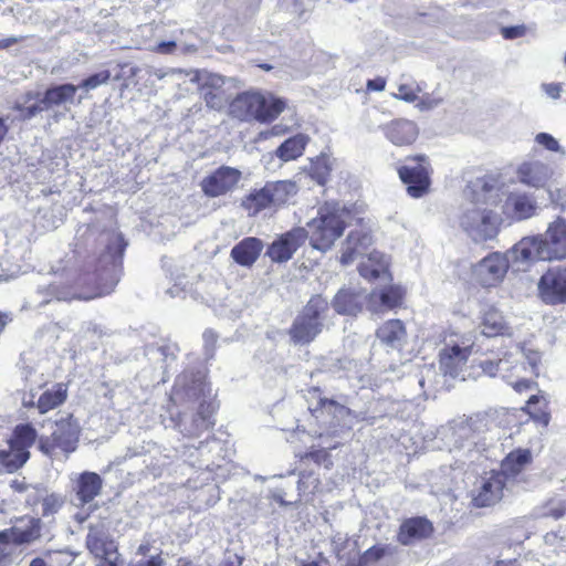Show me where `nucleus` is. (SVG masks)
Segmentation results:
<instances>
[{
    "label": "nucleus",
    "instance_id": "f257e3e1",
    "mask_svg": "<svg viewBox=\"0 0 566 566\" xmlns=\"http://www.w3.org/2000/svg\"><path fill=\"white\" fill-rule=\"evenodd\" d=\"M82 428L73 413L56 419L49 436H39L31 422L17 424L7 440L8 449L0 450V467L8 473L19 471L30 460V449L36 443L38 450L52 458L57 452L65 457L75 452Z\"/></svg>",
    "mask_w": 566,
    "mask_h": 566
},
{
    "label": "nucleus",
    "instance_id": "f03ea898",
    "mask_svg": "<svg viewBox=\"0 0 566 566\" xmlns=\"http://www.w3.org/2000/svg\"><path fill=\"white\" fill-rule=\"evenodd\" d=\"M93 242L94 240L88 234H83L75 240L73 254L81 262L77 282L93 281L98 284L111 265L115 266L122 263L127 247V242L120 233L115 234L114 239L107 243L105 250L99 254L90 252L88 248Z\"/></svg>",
    "mask_w": 566,
    "mask_h": 566
},
{
    "label": "nucleus",
    "instance_id": "7ed1b4c3",
    "mask_svg": "<svg viewBox=\"0 0 566 566\" xmlns=\"http://www.w3.org/2000/svg\"><path fill=\"white\" fill-rule=\"evenodd\" d=\"M522 261H555L566 259V220L557 218L544 234L522 239L515 247Z\"/></svg>",
    "mask_w": 566,
    "mask_h": 566
},
{
    "label": "nucleus",
    "instance_id": "20e7f679",
    "mask_svg": "<svg viewBox=\"0 0 566 566\" xmlns=\"http://www.w3.org/2000/svg\"><path fill=\"white\" fill-rule=\"evenodd\" d=\"M329 302L322 294L312 295L287 328L290 342L295 346H307L325 329Z\"/></svg>",
    "mask_w": 566,
    "mask_h": 566
},
{
    "label": "nucleus",
    "instance_id": "39448f33",
    "mask_svg": "<svg viewBox=\"0 0 566 566\" xmlns=\"http://www.w3.org/2000/svg\"><path fill=\"white\" fill-rule=\"evenodd\" d=\"M346 228L343 211L336 206L325 205L317 210L316 217L306 223V240L312 249L324 253L343 237Z\"/></svg>",
    "mask_w": 566,
    "mask_h": 566
},
{
    "label": "nucleus",
    "instance_id": "423d86ee",
    "mask_svg": "<svg viewBox=\"0 0 566 566\" xmlns=\"http://www.w3.org/2000/svg\"><path fill=\"white\" fill-rule=\"evenodd\" d=\"M296 193V186L290 180L266 182L262 188L252 189L241 200V208L249 217H256L264 210L284 207Z\"/></svg>",
    "mask_w": 566,
    "mask_h": 566
},
{
    "label": "nucleus",
    "instance_id": "0eeeda50",
    "mask_svg": "<svg viewBox=\"0 0 566 566\" xmlns=\"http://www.w3.org/2000/svg\"><path fill=\"white\" fill-rule=\"evenodd\" d=\"M406 165L397 167L400 181L406 185L407 195L411 198H422L430 192L432 167L424 154L409 155Z\"/></svg>",
    "mask_w": 566,
    "mask_h": 566
},
{
    "label": "nucleus",
    "instance_id": "6e6552de",
    "mask_svg": "<svg viewBox=\"0 0 566 566\" xmlns=\"http://www.w3.org/2000/svg\"><path fill=\"white\" fill-rule=\"evenodd\" d=\"M85 547L97 560V566L123 565L118 545L109 534L108 525L104 521L88 525Z\"/></svg>",
    "mask_w": 566,
    "mask_h": 566
},
{
    "label": "nucleus",
    "instance_id": "1a4fd4ad",
    "mask_svg": "<svg viewBox=\"0 0 566 566\" xmlns=\"http://www.w3.org/2000/svg\"><path fill=\"white\" fill-rule=\"evenodd\" d=\"M77 86L72 83L53 85L45 90L43 97L31 106H23L20 103L13 105V109L20 113L21 120H29L39 113L60 106L65 103H73Z\"/></svg>",
    "mask_w": 566,
    "mask_h": 566
},
{
    "label": "nucleus",
    "instance_id": "9d476101",
    "mask_svg": "<svg viewBox=\"0 0 566 566\" xmlns=\"http://www.w3.org/2000/svg\"><path fill=\"white\" fill-rule=\"evenodd\" d=\"M510 268L509 259L501 252H492L472 266V277L481 287H494L506 275Z\"/></svg>",
    "mask_w": 566,
    "mask_h": 566
},
{
    "label": "nucleus",
    "instance_id": "9b49d317",
    "mask_svg": "<svg viewBox=\"0 0 566 566\" xmlns=\"http://www.w3.org/2000/svg\"><path fill=\"white\" fill-rule=\"evenodd\" d=\"M241 179V170L222 165L201 179L200 188L206 197L218 198L233 192Z\"/></svg>",
    "mask_w": 566,
    "mask_h": 566
},
{
    "label": "nucleus",
    "instance_id": "f8f14e48",
    "mask_svg": "<svg viewBox=\"0 0 566 566\" xmlns=\"http://www.w3.org/2000/svg\"><path fill=\"white\" fill-rule=\"evenodd\" d=\"M42 521L31 515L17 517L14 524L0 531V544L14 546L30 545L42 536Z\"/></svg>",
    "mask_w": 566,
    "mask_h": 566
},
{
    "label": "nucleus",
    "instance_id": "ddd939ff",
    "mask_svg": "<svg viewBox=\"0 0 566 566\" xmlns=\"http://www.w3.org/2000/svg\"><path fill=\"white\" fill-rule=\"evenodd\" d=\"M506 482L497 470L485 472L479 480L471 494V505L476 509L490 507L503 497Z\"/></svg>",
    "mask_w": 566,
    "mask_h": 566
},
{
    "label": "nucleus",
    "instance_id": "4468645a",
    "mask_svg": "<svg viewBox=\"0 0 566 566\" xmlns=\"http://www.w3.org/2000/svg\"><path fill=\"white\" fill-rule=\"evenodd\" d=\"M306 242L304 227H294L279 234L266 248V256L274 263H286Z\"/></svg>",
    "mask_w": 566,
    "mask_h": 566
},
{
    "label": "nucleus",
    "instance_id": "2eb2a0df",
    "mask_svg": "<svg viewBox=\"0 0 566 566\" xmlns=\"http://www.w3.org/2000/svg\"><path fill=\"white\" fill-rule=\"evenodd\" d=\"M462 227L473 235L474 241L485 242L494 239L499 233L496 214L491 210L474 209L462 217Z\"/></svg>",
    "mask_w": 566,
    "mask_h": 566
},
{
    "label": "nucleus",
    "instance_id": "dca6fc26",
    "mask_svg": "<svg viewBox=\"0 0 566 566\" xmlns=\"http://www.w3.org/2000/svg\"><path fill=\"white\" fill-rule=\"evenodd\" d=\"M171 391L180 402H188L209 396L211 388L201 373L185 371L177 377Z\"/></svg>",
    "mask_w": 566,
    "mask_h": 566
},
{
    "label": "nucleus",
    "instance_id": "f3484780",
    "mask_svg": "<svg viewBox=\"0 0 566 566\" xmlns=\"http://www.w3.org/2000/svg\"><path fill=\"white\" fill-rule=\"evenodd\" d=\"M541 298L549 305L566 303V268H549L539 279Z\"/></svg>",
    "mask_w": 566,
    "mask_h": 566
},
{
    "label": "nucleus",
    "instance_id": "a211bd4d",
    "mask_svg": "<svg viewBox=\"0 0 566 566\" xmlns=\"http://www.w3.org/2000/svg\"><path fill=\"white\" fill-rule=\"evenodd\" d=\"M501 211L510 223L527 220L536 214V200L525 192H509Z\"/></svg>",
    "mask_w": 566,
    "mask_h": 566
},
{
    "label": "nucleus",
    "instance_id": "6ab92c4d",
    "mask_svg": "<svg viewBox=\"0 0 566 566\" xmlns=\"http://www.w3.org/2000/svg\"><path fill=\"white\" fill-rule=\"evenodd\" d=\"M434 527L426 516L405 518L397 531L396 539L400 545L409 546L432 536Z\"/></svg>",
    "mask_w": 566,
    "mask_h": 566
},
{
    "label": "nucleus",
    "instance_id": "aec40b11",
    "mask_svg": "<svg viewBox=\"0 0 566 566\" xmlns=\"http://www.w3.org/2000/svg\"><path fill=\"white\" fill-rule=\"evenodd\" d=\"M472 346L446 345L438 356L439 368L446 376L457 377L467 365Z\"/></svg>",
    "mask_w": 566,
    "mask_h": 566
},
{
    "label": "nucleus",
    "instance_id": "412c9836",
    "mask_svg": "<svg viewBox=\"0 0 566 566\" xmlns=\"http://www.w3.org/2000/svg\"><path fill=\"white\" fill-rule=\"evenodd\" d=\"M385 137L398 147H407L415 144L419 137L418 125L410 119L396 118L381 127Z\"/></svg>",
    "mask_w": 566,
    "mask_h": 566
},
{
    "label": "nucleus",
    "instance_id": "4be33fe9",
    "mask_svg": "<svg viewBox=\"0 0 566 566\" xmlns=\"http://www.w3.org/2000/svg\"><path fill=\"white\" fill-rule=\"evenodd\" d=\"M532 463V451L527 448H516L503 458L497 472L502 473L505 482L507 480L517 481Z\"/></svg>",
    "mask_w": 566,
    "mask_h": 566
},
{
    "label": "nucleus",
    "instance_id": "5701e85b",
    "mask_svg": "<svg viewBox=\"0 0 566 566\" xmlns=\"http://www.w3.org/2000/svg\"><path fill=\"white\" fill-rule=\"evenodd\" d=\"M345 409L336 400L322 397L316 406L308 408V411L319 429L329 430L339 424V416Z\"/></svg>",
    "mask_w": 566,
    "mask_h": 566
},
{
    "label": "nucleus",
    "instance_id": "b1692460",
    "mask_svg": "<svg viewBox=\"0 0 566 566\" xmlns=\"http://www.w3.org/2000/svg\"><path fill=\"white\" fill-rule=\"evenodd\" d=\"M260 91H244L229 103V114L241 122H256Z\"/></svg>",
    "mask_w": 566,
    "mask_h": 566
},
{
    "label": "nucleus",
    "instance_id": "393cba45",
    "mask_svg": "<svg viewBox=\"0 0 566 566\" xmlns=\"http://www.w3.org/2000/svg\"><path fill=\"white\" fill-rule=\"evenodd\" d=\"M263 241L256 237H245L230 251L231 259L240 266L252 268L263 251Z\"/></svg>",
    "mask_w": 566,
    "mask_h": 566
},
{
    "label": "nucleus",
    "instance_id": "a878e982",
    "mask_svg": "<svg viewBox=\"0 0 566 566\" xmlns=\"http://www.w3.org/2000/svg\"><path fill=\"white\" fill-rule=\"evenodd\" d=\"M103 479L92 471L80 473L74 482L73 491L81 505L91 503L102 493Z\"/></svg>",
    "mask_w": 566,
    "mask_h": 566
},
{
    "label": "nucleus",
    "instance_id": "bb28decb",
    "mask_svg": "<svg viewBox=\"0 0 566 566\" xmlns=\"http://www.w3.org/2000/svg\"><path fill=\"white\" fill-rule=\"evenodd\" d=\"M375 335L379 342L392 349L401 348L407 343V327L399 318H390L380 324Z\"/></svg>",
    "mask_w": 566,
    "mask_h": 566
},
{
    "label": "nucleus",
    "instance_id": "cd10ccee",
    "mask_svg": "<svg viewBox=\"0 0 566 566\" xmlns=\"http://www.w3.org/2000/svg\"><path fill=\"white\" fill-rule=\"evenodd\" d=\"M224 77L220 75H209L200 85V95L207 107L220 111L227 103V92L224 88Z\"/></svg>",
    "mask_w": 566,
    "mask_h": 566
},
{
    "label": "nucleus",
    "instance_id": "c85d7f7f",
    "mask_svg": "<svg viewBox=\"0 0 566 566\" xmlns=\"http://www.w3.org/2000/svg\"><path fill=\"white\" fill-rule=\"evenodd\" d=\"M520 182L534 188L543 187L549 178V169L542 161H524L517 168Z\"/></svg>",
    "mask_w": 566,
    "mask_h": 566
},
{
    "label": "nucleus",
    "instance_id": "c756f323",
    "mask_svg": "<svg viewBox=\"0 0 566 566\" xmlns=\"http://www.w3.org/2000/svg\"><path fill=\"white\" fill-rule=\"evenodd\" d=\"M364 296L360 292L340 289L334 296L332 305L339 315L356 316L363 311Z\"/></svg>",
    "mask_w": 566,
    "mask_h": 566
},
{
    "label": "nucleus",
    "instance_id": "7c9ffc66",
    "mask_svg": "<svg viewBox=\"0 0 566 566\" xmlns=\"http://www.w3.org/2000/svg\"><path fill=\"white\" fill-rule=\"evenodd\" d=\"M259 105L256 122L270 124L285 111L287 103L285 98L277 97L272 93L260 92Z\"/></svg>",
    "mask_w": 566,
    "mask_h": 566
},
{
    "label": "nucleus",
    "instance_id": "2f4dec72",
    "mask_svg": "<svg viewBox=\"0 0 566 566\" xmlns=\"http://www.w3.org/2000/svg\"><path fill=\"white\" fill-rule=\"evenodd\" d=\"M69 397V387L65 382H56L45 389L36 400V410L45 415L65 403Z\"/></svg>",
    "mask_w": 566,
    "mask_h": 566
},
{
    "label": "nucleus",
    "instance_id": "473e14b6",
    "mask_svg": "<svg viewBox=\"0 0 566 566\" xmlns=\"http://www.w3.org/2000/svg\"><path fill=\"white\" fill-rule=\"evenodd\" d=\"M216 411L217 406L213 401H201L192 417V428L189 432V437H199L201 433L212 430L216 424L213 418Z\"/></svg>",
    "mask_w": 566,
    "mask_h": 566
},
{
    "label": "nucleus",
    "instance_id": "72a5a7b5",
    "mask_svg": "<svg viewBox=\"0 0 566 566\" xmlns=\"http://www.w3.org/2000/svg\"><path fill=\"white\" fill-rule=\"evenodd\" d=\"M480 327L481 333L486 337H496L511 334L510 326L507 325L503 314L493 306L483 312Z\"/></svg>",
    "mask_w": 566,
    "mask_h": 566
},
{
    "label": "nucleus",
    "instance_id": "f704fd0d",
    "mask_svg": "<svg viewBox=\"0 0 566 566\" xmlns=\"http://www.w3.org/2000/svg\"><path fill=\"white\" fill-rule=\"evenodd\" d=\"M308 143V137L304 134H296L284 140L276 149V155L283 161L295 160L301 157Z\"/></svg>",
    "mask_w": 566,
    "mask_h": 566
},
{
    "label": "nucleus",
    "instance_id": "c9c22d12",
    "mask_svg": "<svg viewBox=\"0 0 566 566\" xmlns=\"http://www.w3.org/2000/svg\"><path fill=\"white\" fill-rule=\"evenodd\" d=\"M522 411L527 413L533 421L543 426H547L551 421L548 401L543 395L531 396Z\"/></svg>",
    "mask_w": 566,
    "mask_h": 566
},
{
    "label": "nucleus",
    "instance_id": "e433bc0d",
    "mask_svg": "<svg viewBox=\"0 0 566 566\" xmlns=\"http://www.w3.org/2000/svg\"><path fill=\"white\" fill-rule=\"evenodd\" d=\"M405 291L399 286H387L379 292L373 291L369 296V303H374L378 298L380 305L386 310H394L402 304Z\"/></svg>",
    "mask_w": 566,
    "mask_h": 566
},
{
    "label": "nucleus",
    "instance_id": "4c0bfd02",
    "mask_svg": "<svg viewBox=\"0 0 566 566\" xmlns=\"http://www.w3.org/2000/svg\"><path fill=\"white\" fill-rule=\"evenodd\" d=\"M336 557L338 560L345 563L344 566H365V563L363 562V555L359 552L356 543H353L352 545L348 543L344 544L338 548Z\"/></svg>",
    "mask_w": 566,
    "mask_h": 566
},
{
    "label": "nucleus",
    "instance_id": "58836bf2",
    "mask_svg": "<svg viewBox=\"0 0 566 566\" xmlns=\"http://www.w3.org/2000/svg\"><path fill=\"white\" fill-rule=\"evenodd\" d=\"M64 497L59 493L46 494L42 499V515L50 516L56 514L64 504Z\"/></svg>",
    "mask_w": 566,
    "mask_h": 566
},
{
    "label": "nucleus",
    "instance_id": "ea45409f",
    "mask_svg": "<svg viewBox=\"0 0 566 566\" xmlns=\"http://www.w3.org/2000/svg\"><path fill=\"white\" fill-rule=\"evenodd\" d=\"M111 80V72L108 70H103L97 73L88 75L84 78L77 86V88H83L85 91L95 90L96 87L108 83Z\"/></svg>",
    "mask_w": 566,
    "mask_h": 566
},
{
    "label": "nucleus",
    "instance_id": "a19ab883",
    "mask_svg": "<svg viewBox=\"0 0 566 566\" xmlns=\"http://www.w3.org/2000/svg\"><path fill=\"white\" fill-rule=\"evenodd\" d=\"M421 88L415 83H401L398 85V92L394 94L397 99L407 103H413L418 99Z\"/></svg>",
    "mask_w": 566,
    "mask_h": 566
},
{
    "label": "nucleus",
    "instance_id": "79ce46f5",
    "mask_svg": "<svg viewBox=\"0 0 566 566\" xmlns=\"http://www.w3.org/2000/svg\"><path fill=\"white\" fill-rule=\"evenodd\" d=\"M388 553V547L385 545H374L366 549L363 555V562L365 566H370L382 559Z\"/></svg>",
    "mask_w": 566,
    "mask_h": 566
},
{
    "label": "nucleus",
    "instance_id": "37998d69",
    "mask_svg": "<svg viewBox=\"0 0 566 566\" xmlns=\"http://www.w3.org/2000/svg\"><path fill=\"white\" fill-rule=\"evenodd\" d=\"M509 355L505 354L503 358H494V359H483L479 363V367L482 369V371L491 377L495 376L501 370L502 364L510 363L509 358H506Z\"/></svg>",
    "mask_w": 566,
    "mask_h": 566
},
{
    "label": "nucleus",
    "instance_id": "c03bdc74",
    "mask_svg": "<svg viewBox=\"0 0 566 566\" xmlns=\"http://www.w3.org/2000/svg\"><path fill=\"white\" fill-rule=\"evenodd\" d=\"M535 142L549 151L557 153L560 150L558 142L548 133H538L535 136Z\"/></svg>",
    "mask_w": 566,
    "mask_h": 566
},
{
    "label": "nucleus",
    "instance_id": "a18cd8bd",
    "mask_svg": "<svg viewBox=\"0 0 566 566\" xmlns=\"http://www.w3.org/2000/svg\"><path fill=\"white\" fill-rule=\"evenodd\" d=\"M353 232H350L346 239V247L342 250L339 262L343 265H347L352 263L356 255H357V249L355 247L350 245V241L353 239Z\"/></svg>",
    "mask_w": 566,
    "mask_h": 566
},
{
    "label": "nucleus",
    "instance_id": "49530a36",
    "mask_svg": "<svg viewBox=\"0 0 566 566\" xmlns=\"http://www.w3.org/2000/svg\"><path fill=\"white\" fill-rule=\"evenodd\" d=\"M300 459L302 461L311 460V461L315 462L316 464H321L329 459V453L325 449H316V450H311V451L303 453L300 457Z\"/></svg>",
    "mask_w": 566,
    "mask_h": 566
},
{
    "label": "nucleus",
    "instance_id": "de8ad7c7",
    "mask_svg": "<svg viewBox=\"0 0 566 566\" xmlns=\"http://www.w3.org/2000/svg\"><path fill=\"white\" fill-rule=\"evenodd\" d=\"M501 34L506 40H513L517 38H522L526 34V27L521 25H513V27H504L501 30Z\"/></svg>",
    "mask_w": 566,
    "mask_h": 566
},
{
    "label": "nucleus",
    "instance_id": "09e8293b",
    "mask_svg": "<svg viewBox=\"0 0 566 566\" xmlns=\"http://www.w3.org/2000/svg\"><path fill=\"white\" fill-rule=\"evenodd\" d=\"M387 81L382 76H377L373 80H368L366 83V90L368 92H382L386 87Z\"/></svg>",
    "mask_w": 566,
    "mask_h": 566
},
{
    "label": "nucleus",
    "instance_id": "8fccbe9b",
    "mask_svg": "<svg viewBox=\"0 0 566 566\" xmlns=\"http://www.w3.org/2000/svg\"><path fill=\"white\" fill-rule=\"evenodd\" d=\"M177 49V43L175 41H163L159 42L153 51L158 54H172Z\"/></svg>",
    "mask_w": 566,
    "mask_h": 566
},
{
    "label": "nucleus",
    "instance_id": "3c124183",
    "mask_svg": "<svg viewBox=\"0 0 566 566\" xmlns=\"http://www.w3.org/2000/svg\"><path fill=\"white\" fill-rule=\"evenodd\" d=\"M512 387L516 392L522 394V392H525L527 390H531V389L537 387V382L523 378V379H518L515 382H513Z\"/></svg>",
    "mask_w": 566,
    "mask_h": 566
},
{
    "label": "nucleus",
    "instance_id": "603ef678",
    "mask_svg": "<svg viewBox=\"0 0 566 566\" xmlns=\"http://www.w3.org/2000/svg\"><path fill=\"white\" fill-rule=\"evenodd\" d=\"M545 93L552 98H559L562 93L560 83H548L543 85Z\"/></svg>",
    "mask_w": 566,
    "mask_h": 566
},
{
    "label": "nucleus",
    "instance_id": "864d4df0",
    "mask_svg": "<svg viewBox=\"0 0 566 566\" xmlns=\"http://www.w3.org/2000/svg\"><path fill=\"white\" fill-rule=\"evenodd\" d=\"M10 488L13 492H17V493H23L25 491H28V489L30 488V485L23 480H12L10 482Z\"/></svg>",
    "mask_w": 566,
    "mask_h": 566
},
{
    "label": "nucleus",
    "instance_id": "5fc2aeb1",
    "mask_svg": "<svg viewBox=\"0 0 566 566\" xmlns=\"http://www.w3.org/2000/svg\"><path fill=\"white\" fill-rule=\"evenodd\" d=\"M22 40H23V38H15V36L1 39L0 40V50L8 49V48L19 43Z\"/></svg>",
    "mask_w": 566,
    "mask_h": 566
},
{
    "label": "nucleus",
    "instance_id": "6e6d98bb",
    "mask_svg": "<svg viewBox=\"0 0 566 566\" xmlns=\"http://www.w3.org/2000/svg\"><path fill=\"white\" fill-rule=\"evenodd\" d=\"M21 405L25 409L36 408V401H34V396L33 395H29V397H27L24 395L22 397Z\"/></svg>",
    "mask_w": 566,
    "mask_h": 566
},
{
    "label": "nucleus",
    "instance_id": "4d7b16f0",
    "mask_svg": "<svg viewBox=\"0 0 566 566\" xmlns=\"http://www.w3.org/2000/svg\"><path fill=\"white\" fill-rule=\"evenodd\" d=\"M51 293L56 297L59 301H71L74 297H67L60 289L55 285H50Z\"/></svg>",
    "mask_w": 566,
    "mask_h": 566
},
{
    "label": "nucleus",
    "instance_id": "13d9d810",
    "mask_svg": "<svg viewBox=\"0 0 566 566\" xmlns=\"http://www.w3.org/2000/svg\"><path fill=\"white\" fill-rule=\"evenodd\" d=\"M492 566H522V565L516 558H512V559L496 560Z\"/></svg>",
    "mask_w": 566,
    "mask_h": 566
},
{
    "label": "nucleus",
    "instance_id": "bf43d9fd",
    "mask_svg": "<svg viewBox=\"0 0 566 566\" xmlns=\"http://www.w3.org/2000/svg\"><path fill=\"white\" fill-rule=\"evenodd\" d=\"M8 133H9V126L7 125L6 119L3 117H0V145L6 139Z\"/></svg>",
    "mask_w": 566,
    "mask_h": 566
},
{
    "label": "nucleus",
    "instance_id": "052dcab7",
    "mask_svg": "<svg viewBox=\"0 0 566 566\" xmlns=\"http://www.w3.org/2000/svg\"><path fill=\"white\" fill-rule=\"evenodd\" d=\"M359 273L364 277H368V279H377L379 276V272L377 270L368 271V269L366 266H360Z\"/></svg>",
    "mask_w": 566,
    "mask_h": 566
},
{
    "label": "nucleus",
    "instance_id": "680f3d73",
    "mask_svg": "<svg viewBox=\"0 0 566 566\" xmlns=\"http://www.w3.org/2000/svg\"><path fill=\"white\" fill-rule=\"evenodd\" d=\"M300 566H329L327 559H323V562L319 560H312V562H303Z\"/></svg>",
    "mask_w": 566,
    "mask_h": 566
},
{
    "label": "nucleus",
    "instance_id": "e2e57ef3",
    "mask_svg": "<svg viewBox=\"0 0 566 566\" xmlns=\"http://www.w3.org/2000/svg\"><path fill=\"white\" fill-rule=\"evenodd\" d=\"M565 513H566V510L564 507H559V509H555V510L551 511V515L556 520L563 517L565 515Z\"/></svg>",
    "mask_w": 566,
    "mask_h": 566
},
{
    "label": "nucleus",
    "instance_id": "0e129e2a",
    "mask_svg": "<svg viewBox=\"0 0 566 566\" xmlns=\"http://www.w3.org/2000/svg\"><path fill=\"white\" fill-rule=\"evenodd\" d=\"M9 322V317L7 314L0 312V334L3 332V329L6 328L7 324Z\"/></svg>",
    "mask_w": 566,
    "mask_h": 566
},
{
    "label": "nucleus",
    "instance_id": "69168bd1",
    "mask_svg": "<svg viewBox=\"0 0 566 566\" xmlns=\"http://www.w3.org/2000/svg\"><path fill=\"white\" fill-rule=\"evenodd\" d=\"M40 501L42 502V500L40 499V496L35 495V496H32V497H28V499L25 500V504H27L28 506L33 507V506L38 505Z\"/></svg>",
    "mask_w": 566,
    "mask_h": 566
},
{
    "label": "nucleus",
    "instance_id": "338daca9",
    "mask_svg": "<svg viewBox=\"0 0 566 566\" xmlns=\"http://www.w3.org/2000/svg\"><path fill=\"white\" fill-rule=\"evenodd\" d=\"M150 551V545L149 544H142L139 545L137 552L138 554L143 555V556H146Z\"/></svg>",
    "mask_w": 566,
    "mask_h": 566
},
{
    "label": "nucleus",
    "instance_id": "774afa93",
    "mask_svg": "<svg viewBox=\"0 0 566 566\" xmlns=\"http://www.w3.org/2000/svg\"><path fill=\"white\" fill-rule=\"evenodd\" d=\"M30 566H48V565L44 559L36 557L31 560Z\"/></svg>",
    "mask_w": 566,
    "mask_h": 566
}]
</instances>
